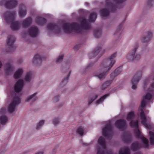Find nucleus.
<instances>
[{
    "instance_id": "nucleus-12",
    "label": "nucleus",
    "mask_w": 154,
    "mask_h": 154,
    "mask_svg": "<svg viewBox=\"0 0 154 154\" xmlns=\"http://www.w3.org/2000/svg\"><path fill=\"white\" fill-rule=\"evenodd\" d=\"M142 72L138 71L134 75L132 79L131 80V83L132 84V88L135 89L137 88V84L140 80L141 77Z\"/></svg>"
},
{
    "instance_id": "nucleus-50",
    "label": "nucleus",
    "mask_w": 154,
    "mask_h": 154,
    "mask_svg": "<svg viewBox=\"0 0 154 154\" xmlns=\"http://www.w3.org/2000/svg\"><path fill=\"white\" fill-rule=\"evenodd\" d=\"M59 95L57 96L54 97V100L55 102H57L59 100Z\"/></svg>"
},
{
    "instance_id": "nucleus-7",
    "label": "nucleus",
    "mask_w": 154,
    "mask_h": 154,
    "mask_svg": "<svg viewBox=\"0 0 154 154\" xmlns=\"http://www.w3.org/2000/svg\"><path fill=\"white\" fill-rule=\"evenodd\" d=\"M116 2V4H113L112 2L109 1V0H106V5L107 7L109 8L111 12H114L116 10L119 4L124 2L126 0H114Z\"/></svg>"
},
{
    "instance_id": "nucleus-42",
    "label": "nucleus",
    "mask_w": 154,
    "mask_h": 154,
    "mask_svg": "<svg viewBox=\"0 0 154 154\" xmlns=\"http://www.w3.org/2000/svg\"><path fill=\"white\" fill-rule=\"evenodd\" d=\"M152 97V95L150 94L147 93L146 94L145 97H143V99H144L145 100H150L151 99Z\"/></svg>"
},
{
    "instance_id": "nucleus-54",
    "label": "nucleus",
    "mask_w": 154,
    "mask_h": 154,
    "mask_svg": "<svg viewBox=\"0 0 154 154\" xmlns=\"http://www.w3.org/2000/svg\"><path fill=\"white\" fill-rule=\"evenodd\" d=\"M35 154H43V152H37Z\"/></svg>"
},
{
    "instance_id": "nucleus-18",
    "label": "nucleus",
    "mask_w": 154,
    "mask_h": 154,
    "mask_svg": "<svg viewBox=\"0 0 154 154\" xmlns=\"http://www.w3.org/2000/svg\"><path fill=\"white\" fill-rule=\"evenodd\" d=\"M27 13V9L26 6L23 4H21L19 8V14L20 17L25 16Z\"/></svg>"
},
{
    "instance_id": "nucleus-4",
    "label": "nucleus",
    "mask_w": 154,
    "mask_h": 154,
    "mask_svg": "<svg viewBox=\"0 0 154 154\" xmlns=\"http://www.w3.org/2000/svg\"><path fill=\"white\" fill-rule=\"evenodd\" d=\"M146 100L144 99L143 98L140 106L139 109V111H141L140 113V116L141 119V123L142 124L145 126L146 125L147 119L145 115L143 108L146 107Z\"/></svg>"
},
{
    "instance_id": "nucleus-34",
    "label": "nucleus",
    "mask_w": 154,
    "mask_h": 154,
    "mask_svg": "<svg viewBox=\"0 0 154 154\" xmlns=\"http://www.w3.org/2000/svg\"><path fill=\"white\" fill-rule=\"evenodd\" d=\"M150 141L151 145H154V133L152 131L149 132Z\"/></svg>"
},
{
    "instance_id": "nucleus-2",
    "label": "nucleus",
    "mask_w": 154,
    "mask_h": 154,
    "mask_svg": "<svg viewBox=\"0 0 154 154\" xmlns=\"http://www.w3.org/2000/svg\"><path fill=\"white\" fill-rule=\"evenodd\" d=\"M116 52L112 54L108 59L104 60L103 63L100 66L101 71V74L99 72H96L94 73V76H97L100 79H101L105 78L107 73L109 71L115 64L116 61L114 59L116 57Z\"/></svg>"
},
{
    "instance_id": "nucleus-24",
    "label": "nucleus",
    "mask_w": 154,
    "mask_h": 154,
    "mask_svg": "<svg viewBox=\"0 0 154 154\" xmlns=\"http://www.w3.org/2000/svg\"><path fill=\"white\" fill-rule=\"evenodd\" d=\"M101 48L98 47L95 49L94 51L91 53L89 54V57L90 58H91L90 57L91 56H93V57L97 55L100 52Z\"/></svg>"
},
{
    "instance_id": "nucleus-44",
    "label": "nucleus",
    "mask_w": 154,
    "mask_h": 154,
    "mask_svg": "<svg viewBox=\"0 0 154 154\" xmlns=\"http://www.w3.org/2000/svg\"><path fill=\"white\" fill-rule=\"evenodd\" d=\"M125 20H126V19H125V20H124L123 22L120 25H119L118 26V28L117 29V30H116V32L115 34H118V32H119V31H120L121 30V29H122V26H123V23L124 22V21Z\"/></svg>"
},
{
    "instance_id": "nucleus-8",
    "label": "nucleus",
    "mask_w": 154,
    "mask_h": 154,
    "mask_svg": "<svg viewBox=\"0 0 154 154\" xmlns=\"http://www.w3.org/2000/svg\"><path fill=\"white\" fill-rule=\"evenodd\" d=\"M15 41V38L13 35H9L6 41L7 45L9 46L8 50L9 52L14 51L16 48V46L14 45Z\"/></svg>"
},
{
    "instance_id": "nucleus-46",
    "label": "nucleus",
    "mask_w": 154,
    "mask_h": 154,
    "mask_svg": "<svg viewBox=\"0 0 154 154\" xmlns=\"http://www.w3.org/2000/svg\"><path fill=\"white\" fill-rule=\"evenodd\" d=\"M59 122V118L55 119L53 120V124L54 125H56L58 124Z\"/></svg>"
},
{
    "instance_id": "nucleus-30",
    "label": "nucleus",
    "mask_w": 154,
    "mask_h": 154,
    "mask_svg": "<svg viewBox=\"0 0 154 154\" xmlns=\"http://www.w3.org/2000/svg\"><path fill=\"white\" fill-rule=\"evenodd\" d=\"M129 125L130 127L132 128H138V121L136 120L135 121L132 120L130 122Z\"/></svg>"
},
{
    "instance_id": "nucleus-55",
    "label": "nucleus",
    "mask_w": 154,
    "mask_h": 154,
    "mask_svg": "<svg viewBox=\"0 0 154 154\" xmlns=\"http://www.w3.org/2000/svg\"><path fill=\"white\" fill-rule=\"evenodd\" d=\"M104 53H105V52H104V51H103V53H100V56H99V57H100L103 54H104Z\"/></svg>"
},
{
    "instance_id": "nucleus-53",
    "label": "nucleus",
    "mask_w": 154,
    "mask_h": 154,
    "mask_svg": "<svg viewBox=\"0 0 154 154\" xmlns=\"http://www.w3.org/2000/svg\"><path fill=\"white\" fill-rule=\"evenodd\" d=\"M93 65V64L90 63L89 64L87 67L86 69H88L89 67Z\"/></svg>"
},
{
    "instance_id": "nucleus-41",
    "label": "nucleus",
    "mask_w": 154,
    "mask_h": 154,
    "mask_svg": "<svg viewBox=\"0 0 154 154\" xmlns=\"http://www.w3.org/2000/svg\"><path fill=\"white\" fill-rule=\"evenodd\" d=\"M77 132L78 134L81 136H82L84 134V128L82 127L79 128L77 130Z\"/></svg>"
},
{
    "instance_id": "nucleus-37",
    "label": "nucleus",
    "mask_w": 154,
    "mask_h": 154,
    "mask_svg": "<svg viewBox=\"0 0 154 154\" xmlns=\"http://www.w3.org/2000/svg\"><path fill=\"white\" fill-rule=\"evenodd\" d=\"M109 95V94H107L103 96L100 99L97 101L96 102V104H98L100 103L103 102L104 100Z\"/></svg>"
},
{
    "instance_id": "nucleus-10",
    "label": "nucleus",
    "mask_w": 154,
    "mask_h": 154,
    "mask_svg": "<svg viewBox=\"0 0 154 154\" xmlns=\"http://www.w3.org/2000/svg\"><path fill=\"white\" fill-rule=\"evenodd\" d=\"M138 45L136 44L134 48L132 51L129 52L127 55V59L128 60L132 61L134 60H138L140 58V56L139 54H137L135 57L134 54L138 48Z\"/></svg>"
},
{
    "instance_id": "nucleus-32",
    "label": "nucleus",
    "mask_w": 154,
    "mask_h": 154,
    "mask_svg": "<svg viewBox=\"0 0 154 154\" xmlns=\"http://www.w3.org/2000/svg\"><path fill=\"white\" fill-rule=\"evenodd\" d=\"M43 58V57H41L38 54H36L35 55L33 59V62L35 63L37 61H39L40 62H41L42 59Z\"/></svg>"
},
{
    "instance_id": "nucleus-22",
    "label": "nucleus",
    "mask_w": 154,
    "mask_h": 154,
    "mask_svg": "<svg viewBox=\"0 0 154 154\" xmlns=\"http://www.w3.org/2000/svg\"><path fill=\"white\" fill-rule=\"evenodd\" d=\"M35 22L37 24L42 26L46 23V20L44 18L38 17L36 18Z\"/></svg>"
},
{
    "instance_id": "nucleus-31",
    "label": "nucleus",
    "mask_w": 154,
    "mask_h": 154,
    "mask_svg": "<svg viewBox=\"0 0 154 154\" xmlns=\"http://www.w3.org/2000/svg\"><path fill=\"white\" fill-rule=\"evenodd\" d=\"M102 34V30L101 29H97L94 31V35L95 38H98L100 37Z\"/></svg>"
},
{
    "instance_id": "nucleus-40",
    "label": "nucleus",
    "mask_w": 154,
    "mask_h": 154,
    "mask_svg": "<svg viewBox=\"0 0 154 154\" xmlns=\"http://www.w3.org/2000/svg\"><path fill=\"white\" fill-rule=\"evenodd\" d=\"M119 154H130V153L129 149L128 148H126L124 151L120 150Z\"/></svg>"
},
{
    "instance_id": "nucleus-13",
    "label": "nucleus",
    "mask_w": 154,
    "mask_h": 154,
    "mask_svg": "<svg viewBox=\"0 0 154 154\" xmlns=\"http://www.w3.org/2000/svg\"><path fill=\"white\" fill-rule=\"evenodd\" d=\"M135 131L136 137L137 138L141 139L144 145L145 148H148L149 146V140L148 139L146 138L141 134L139 130H136Z\"/></svg>"
},
{
    "instance_id": "nucleus-11",
    "label": "nucleus",
    "mask_w": 154,
    "mask_h": 154,
    "mask_svg": "<svg viewBox=\"0 0 154 154\" xmlns=\"http://www.w3.org/2000/svg\"><path fill=\"white\" fill-rule=\"evenodd\" d=\"M112 127L110 123L106 125L102 130V135L105 137L108 138L111 136V134L112 132Z\"/></svg>"
},
{
    "instance_id": "nucleus-35",
    "label": "nucleus",
    "mask_w": 154,
    "mask_h": 154,
    "mask_svg": "<svg viewBox=\"0 0 154 154\" xmlns=\"http://www.w3.org/2000/svg\"><path fill=\"white\" fill-rule=\"evenodd\" d=\"M98 143L101 146H105V140L102 137H100L99 138Z\"/></svg>"
},
{
    "instance_id": "nucleus-33",
    "label": "nucleus",
    "mask_w": 154,
    "mask_h": 154,
    "mask_svg": "<svg viewBox=\"0 0 154 154\" xmlns=\"http://www.w3.org/2000/svg\"><path fill=\"white\" fill-rule=\"evenodd\" d=\"M8 120V118L5 116H2L0 117V122L2 125H5Z\"/></svg>"
},
{
    "instance_id": "nucleus-16",
    "label": "nucleus",
    "mask_w": 154,
    "mask_h": 154,
    "mask_svg": "<svg viewBox=\"0 0 154 154\" xmlns=\"http://www.w3.org/2000/svg\"><path fill=\"white\" fill-rule=\"evenodd\" d=\"M23 82L22 79L18 80L16 83L14 89L16 93H19L21 92L23 85Z\"/></svg>"
},
{
    "instance_id": "nucleus-26",
    "label": "nucleus",
    "mask_w": 154,
    "mask_h": 154,
    "mask_svg": "<svg viewBox=\"0 0 154 154\" xmlns=\"http://www.w3.org/2000/svg\"><path fill=\"white\" fill-rule=\"evenodd\" d=\"M23 73V71L22 69H19L14 74V77L15 79L20 78Z\"/></svg>"
},
{
    "instance_id": "nucleus-47",
    "label": "nucleus",
    "mask_w": 154,
    "mask_h": 154,
    "mask_svg": "<svg viewBox=\"0 0 154 154\" xmlns=\"http://www.w3.org/2000/svg\"><path fill=\"white\" fill-rule=\"evenodd\" d=\"M97 95H95V97L93 99L90 100L88 101V105H90L95 100L97 97Z\"/></svg>"
},
{
    "instance_id": "nucleus-21",
    "label": "nucleus",
    "mask_w": 154,
    "mask_h": 154,
    "mask_svg": "<svg viewBox=\"0 0 154 154\" xmlns=\"http://www.w3.org/2000/svg\"><path fill=\"white\" fill-rule=\"evenodd\" d=\"M123 141L125 143H128L131 140V135L127 133H124L122 137Z\"/></svg>"
},
{
    "instance_id": "nucleus-6",
    "label": "nucleus",
    "mask_w": 154,
    "mask_h": 154,
    "mask_svg": "<svg viewBox=\"0 0 154 154\" xmlns=\"http://www.w3.org/2000/svg\"><path fill=\"white\" fill-rule=\"evenodd\" d=\"M0 5H4L7 9H12L16 7L17 5V2L16 0H1Z\"/></svg>"
},
{
    "instance_id": "nucleus-19",
    "label": "nucleus",
    "mask_w": 154,
    "mask_h": 154,
    "mask_svg": "<svg viewBox=\"0 0 154 154\" xmlns=\"http://www.w3.org/2000/svg\"><path fill=\"white\" fill-rule=\"evenodd\" d=\"M32 18L29 17L23 20L22 23V25L23 28H26L32 24Z\"/></svg>"
},
{
    "instance_id": "nucleus-29",
    "label": "nucleus",
    "mask_w": 154,
    "mask_h": 154,
    "mask_svg": "<svg viewBox=\"0 0 154 154\" xmlns=\"http://www.w3.org/2000/svg\"><path fill=\"white\" fill-rule=\"evenodd\" d=\"M97 18V14L96 13H92L90 14L89 21L90 22H94Z\"/></svg>"
},
{
    "instance_id": "nucleus-27",
    "label": "nucleus",
    "mask_w": 154,
    "mask_h": 154,
    "mask_svg": "<svg viewBox=\"0 0 154 154\" xmlns=\"http://www.w3.org/2000/svg\"><path fill=\"white\" fill-rule=\"evenodd\" d=\"M100 13L101 16L106 17L109 15V12L106 8H103L100 11Z\"/></svg>"
},
{
    "instance_id": "nucleus-52",
    "label": "nucleus",
    "mask_w": 154,
    "mask_h": 154,
    "mask_svg": "<svg viewBox=\"0 0 154 154\" xmlns=\"http://www.w3.org/2000/svg\"><path fill=\"white\" fill-rule=\"evenodd\" d=\"M80 45H75L74 48V49L75 50H78L80 47Z\"/></svg>"
},
{
    "instance_id": "nucleus-5",
    "label": "nucleus",
    "mask_w": 154,
    "mask_h": 154,
    "mask_svg": "<svg viewBox=\"0 0 154 154\" xmlns=\"http://www.w3.org/2000/svg\"><path fill=\"white\" fill-rule=\"evenodd\" d=\"M122 68V66L119 67L117 68L113 73L111 74L110 75V77L112 80L107 81L104 83L102 87V90H104L107 88V87L111 83L113 79L115 77L118 75L121 72Z\"/></svg>"
},
{
    "instance_id": "nucleus-38",
    "label": "nucleus",
    "mask_w": 154,
    "mask_h": 154,
    "mask_svg": "<svg viewBox=\"0 0 154 154\" xmlns=\"http://www.w3.org/2000/svg\"><path fill=\"white\" fill-rule=\"evenodd\" d=\"M71 73V72L70 71L69 72L67 76L65 79H63V80L61 82V85H65L64 84H67V82H68V80L69 78L70 75Z\"/></svg>"
},
{
    "instance_id": "nucleus-49",
    "label": "nucleus",
    "mask_w": 154,
    "mask_h": 154,
    "mask_svg": "<svg viewBox=\"0 0 154 154\" xmlns=\"http://www.w3.org/2000/svg\"><path fill=\"white\" fill-rule=\"evenodd\" d=\"M154 1V0H148L147 2V4L151 6L153 3V2Z\"/></svg>"
},
{
    "instance_id": "nucleus-56",
    "label": "nucleus",
    "mask_w": 154,
    "mask_h": 154,
    "mask_svg": "<svg viewBox=\"0 0 154 154\" xmlns=\"http://www.w3.org/2000/svg\"><path fill=\"white\" fill-rule=\"evenodd\" d=\"M83 145H84V146H88V144H86V143H83Z\"/></svg>"
},
{
    "instance_id": "nucleus-14",
    "label": "nucleus",
    "mask_w": 154,
    "mask_h": 154,
    "mask_svg": "<svg viewBox=\"0 0 154 154\" xmlns=\"http://www.w3.org/2000/svg\"><path fill=\"white\" fill-rule=\"evenodd\" d=\"M115 126L118 129L124 130L126 127V121L124 119L118 120L115 122Z\"/></svg>"
},
{
    "instance_id": "nucleus-9",
    "label": "nucleus",
    "mask_w": 154,
    "mask_h": 154,
    "mask_svg": "<svg viewBox=\"0 0 154 154\" xmlns=\"http://www.w3.org/2000/svg\"><path fill=\"white\" fill-rule=\"evenodd\" d=\"M20 102V99L19 97H14L8 106V112L10 113H13L14 111L16 106L19 104Z\"/></svg>"
},
{
    "instance_id": "nucleus-15",
    "label": "nucleus",
    "mask_w": 154,
    "mask_h": 154,
    "mask_svg": "<svg viewBox=\"0 0 154 154\" xmlns=\"http://www.w3.org/2000/svg\"><path fill=\"white\" fill-rule=\"evenodd\" d=\"M47 27L48 30H54L56 33L59 34L60 32V27L56 24L50 23L48 25Z\"/></svg>"
},
{
    "instance_id": "nucleus-1",
    "label": "nucleus",
    "mask_w": 154,
    "mask_h": 154,
    "mask_svg": "<svg viewBox=\"0 0 154 154\" xmlns=\"http://www.w3.org/2000/svg\"><path fill=\"white\" fill-rule=\"evenodd\" d=\"M62 26L63 30L66 33H70L74 31L76 33H80L83 29L86 30L90 29L91 24L84 18L82 20L80 25L76 23H63Z\"/></svg>"
},
{
    "instance_id": "nucleus-3",
    "label": "nucleus",
    "mask_w": 154,
    "mask_h": 154,
    "mask_svg": "<svg viewBox=\"0 0 154 154\" xmlns=\"http://www.w3.org/2000/svg\"><path fill=\"white\" fill-rule=\"evenodd\" d=\"M15 14L14 11L11 12L7 11L4 13L3 16L5 20L7 23H12L11 27L13 30H18L20 25V23L18 21L14 22Z\"/></svg>"
},
{
    "instance_id": "nucleus-51",
    "label": "nucleus",
    "mask_w": 154,
    "mask_h": 154,
    "mask_svg": "<svg viewBox=\"0 0 154 154\" xmlns=\"http://www.w3.org/2000/svg\"><path fill=\"white\" fill-rule=\"evenodd\" d=\"M5 111V109L4 107L2 108L0 110V112L1 113H4Z\"/></svg>"
},
{
    "instance_id": "nucleus-20",
    "label": "nucleus",
    "mask_w": 154,
    "mask_h": 154,
    "mask_svg": "<svg viewBox=\"0 0 154 154\" xmlns=\"http://www.w3.org/2000/svg\"><path fill=\"white\" fill-rule=\"evenodd\" d=\"M152 36V34L150 32H148L145 34V35L143 36L142 39V42L143 43L148 42L150 40Z\"/></svg>"
},
{
    "instance_id": "nucleus-39",
    "label": "nucleus",
    "mask_w": 154,
    "mask_h": 154,
    "mask_svg": "<svg viewBox=\"0 0 154 154\" xmlns=\"http://www.w3.org/2000/svg\"><path fill=\"white\" fill-rule=\"evenodd\" d=\"M31 72L27 73L24 78L25 81L26 82H29L31 78Z\"/></svg>"
},
{
    "instance_id": "nucleus-48",
    "label": "nucleus",
    "mask_w": 154,
    "mask_h": 154,
    "mask_svg": "<svg viewBox=\"0 0 154 154\" xmlns=\"http://www.w3.org/2000/svg\"><path fill=\"white\" fill-rule=\"evenodd\" d=\"M63 55H61V56H60L57 60L56 62L57 63H58L60 61H62L63 60Z\"/></svg>"
},
{
    "instance_id": "nucleus-43",
    "label": "nucleus",
    "mask_w": 154,
    "mask_h": 154,
    "mask_svg": "<svg viewBox=\"0 0 154 154\" xmlns=\"http://www.w3.org/2000/svg\"><path fill=\"white\" fill-rule=\"evenodd\" d=\"M45 121L42 120L40 121L37 125L36 127V129L37 130L39 129L40 127L42 126L44 123Z\"/></svg>"
},
{
    "instance_id": "nucleus-17",
    "label": "nucleus",
    "mask_w": 154,
    "mask_h": 154,
    "mask_svg": "<svg viewBox=\"0 0 154 154\" xmlns=\"http://www.w3.org/2000/svg\"><path fill=\"white\" fill-rule=\"evenodd\" d=\"M29 34L32 37L37 36L38 33V28L35 26H32L29 29Z\"/></svg>"
},
{
    "instance_id": "nucleus-23",
    "label": "nucleus",
    "mask_w": 154,
    "mask_h": 154,
    "mask_svg": "<svg viewBox=\"0 0 154 154\" xmlns=\"http://www.w3.org/2000/svg\"><path fill=\"white\" fill-rule=\"evenodd\" d=\"M7 67L5 69V72L6 75H10L13 71V68L9 63L6 64Z\"/></svg>"
},
{
    "instance_id": "nucleus-25",
    "label": "nucleus",
    "mask_w": 154,
    "mask_h": 154,
    "mask_svg": "<svg viewBox=\"0 0 154 154\" xmlns=\"http://www.w3.org/2000/svg\"><path fill=\"white\" fill-rule=\"evenodd\" d=\"M141 145L137 142L133 143L131 146L132 150L135 151L138 150L141 147Z\"/></svg>"
},
{
    "instance_id": "nucleus-45",
    "label": "nucleus",
    "mask_w": 154,
    "mask_h": 154,
    "mask_svg": "<svg viewBox=\"0 0 154 154\" xmlns=\"http://www.w3.org/2000/svg\"><path fill=\"white\" fill-rule=\"evenodd\" d=\"M97 154H105L104 150H102L100 148H99L97 150Z\"/></svg>"
},
{
    "instance_id": "nucleus-36",
    "label": "nucleus",
    "mask_w": 154,
    "mask_h": 154,
    "mask_svg": "<svg viewBox=\"0 0 154 154\" xmlns=\"http://www.w3.org/2000/svg\"><path fill=\"white\" fill-rule=\"evenodd\" d=\"M37 94V93H35L32 94V95L28 97L26 100V102H28L30 100L32 99V100L33 101H35L37 97H35V95Z\"/></svg>"
},
{
    "instance_id": "nucleus-28",
    "label": "nucleus",
    "mask_w": 154,
    "mask_h": 154,
    "mask_svg": "<svg viewBox=\"0 0 154 154\" xmlns=\"http://www.w3.org/2000/svg\"><path fill=\"white\" fill-rule=\"evenodd\" d=\"M135 116L134 112H129L127 114L126 119L128 121H132L135 118Z\"/></svg>"
}]
</instances>
